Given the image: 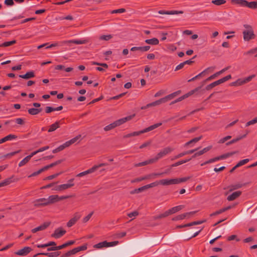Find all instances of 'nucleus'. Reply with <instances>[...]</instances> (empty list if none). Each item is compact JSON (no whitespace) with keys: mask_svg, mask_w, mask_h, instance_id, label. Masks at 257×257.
<instances>
[{"mask_svg":"<svg viewBox=\"0 0 257 257\" xmlns=\"http://www.w3.org/2000/svg\"><path fill=\"white\" fill-rule=\"evenodd\" d=\"M243 27L245 28L242 32L243 40L245 41H248L250 40L254 39L255 35L254 34L252 27L250 25L246 24L244 25Z\"/></svg>","mask_w":257,"mask_h":257,"instance_id":"obj_1","label":"nucleus"},{"mask_svg":"<svg viewBox=\"0 0 257 257\" xmlns=\"http://www.w3.org/2000/svg\"><path fill=\"white\" fill-rule=\"evenodd\" d=\"M118 241H114L110 242H107L106 241H104L95 244L93 246V247L97 249H101L103 247H109L111 246H113L116 245L117 244H118Z\"/></svg>","mask_w":257,"mask_h":257,"instance_id":"obj_2","label":"nucleus"},{"mask_svg":"<svg viewBox=\"0 0 257 257\" xmlns=\"http://www.w3.org/2000/svg\"><path fill=\"white\" fill-rule=\"evenodd\" d=\"M161 125H162L161 122L152 125H151L142 131L133 132L132 133V135L133 137L140 135L143 133H147L149 131H152V130L155 129L156 128L161 126Z\"/></svg>","mask_w":257,"mask_h":257,"instance_id":"obj_3","label":"nucleus"},{"mask_svg":"<svg viewBox=\"0 0 257 257\" xmlns=\"http://www.w3.org/2000/svg\"><path fill=\"white\" fill-rule=\"evenodd\" d=\"M173 151V149L170 147H167L161 151L155 157L153 158L154 162H156L159 159L163 158L168 154L170 153Z\"/></svg>","mask_w":257,"mask_h":257,"instance_id":"obj_4","label":"nucleus"},{"mask_svg":"<svg viewBox=\"0 0 257 257\" xmlns=\"http://www.w3.org/2000/svg\"><path fill=\"white\" fill-rule=\"evenodd\" d=\"M47 201L42 203V205H47L50 204H53L59 201V196L58 195H51L47 198Z\"/></svg>","mask_w":257,"mask_h":257,"instance_id":"obj_5","label":"nucleus"},{"mask_svg":"<svg viewBox=\"0 0 257 257\" xmlns=\"http://www.w3.org/2000/svg\"><path fill=\"white\" fill-rule=\"evenodd\" d=\"M255 76V75L253 74L250 76H249L246 78L243 79L239 78L237 80L238 86L242 85L244 84L248 83L250 81L252 78H253Z\"/></svg>","mask_w":257,"mask_h":257,"instance_id":"obj_6","label":"nucleus"},{"mask_svg":"<svg viewBox=\"0 0 257 257\" xmlns=\"http://www.w3.org/2000/svg\"><path fill=\"white\" fill-rule=\"evenodd\" d=\"M135 114H133L132 115H130V116L119 119L114 121V123L115 124V126L116 127L117 126H119V125L122 124V123H124L126 121H128V120L131 119L133 117L135 116Z\"/></svg>","mask_w":257,"mask_h":257,"instance_id":"obj_7","label":"nucleus"},{"mask_svg":"<svg viewBox=\"0 0 257 257\" xmlns=\"http://www.w3.org/2000/svg\"><path fill=\"white\" fill-rule=\"evenodd\" d=\"M65 232L66 231L65 230L62 229L61 228H59L55 230L54 233L52 235V236L56 238H59L63 235Z\"/></svg>","mask_w":257,"mask_h":257,"instance_id":"obj_8","label":"nucleus"},{"mask_svg":"<svg viewBox=\"0 0 257 257\" xmlns=\"http://www.w3.org/2000/svg\"><path fill=\"white\" fill-rule=\"evenodd\" d=\"M229 67H230L229 66L227 67L222 69L221 70H220L218 72H217L216 73H214V74H213L212 75L210 76L208 78H207L206 80V81H210V80L215 79L218 76H219V75L221 74L222 73H223L225 71H226L227 70H228L229 68Z\"/></svg>","mask_w":257,"mask_h":257,"instance_id":"obj_9","label":"nucleus"},{"mask_svg":"<svg viewBox=\"0 0 257 257\" xmlns=\"http://www.w3.org/2000/svg\"><path fill=\"white\" fill-rule=\"evenodd\" d=\"M80 215L78 213H75L73 217L67 223V226L68 227L72 226L80 218Z\"/></svg>","mask_w":257,"mask_h":257,"instance_id":"obj_10","label":"nucleus"},{"mask_svg":"<svg viewBox=\"0 0 257 257\" xmlns=\"http://www.w3.org/2000/svg\"><path fill=\"white\" fill-rule=\"evenodd\" d=\"M181 93L180 90L174 92L170 94L167 95L166 96L163 97L165 100V102H167L168 100H171L177 95H178Z\"/></svg>","mask_w":257,"mask_h":257,"instance_id":"obj_11","label":"nucleus"},{"mask_svg":"<svg viewBox=\"0 0 257 257\" xmlns=\"http://www.w3.org/2000/svg\"><path fill=\"white\" fill-rule=\"evenodd\" d=\"M214 68H215L214 67H208V68H206L204 71H203L202 72H201L200 73H199V74H198L194 77L192 78V79H190L189 80V81L190 82V81H193V80H195L196 79L199 78V77L204 75L205 73H206L209 70H213L214 69Z\"/></svg>","mask_w":257,"mask_h":257,"instance_id":"obj_12","label":"nucleus"},{"mask_svg":"<svg viewBox=\"0 0 257 257\" xmlns=\"http://www.w3.org/2000/svg\"><path fill=\"white\" fill-rule=\"evenodd\" d=\"M49 225V223H45L43 224L36 227L32 230L33 233H36L37 231H42L45 229Z\"/></svg>","mask_w":257,"mask_h":257,"instance_id":"obj_13","label":"nucleus"},{"mask_svg":"<svg viewBox=\"0 0 257 257\" xmlns=\"http://www.w3.org/2000/svg\"><path fill=\"white\" fill-rule=\"evenodd\" d=\"M31 250L29 247H25L24 248L19 250L16 254L20 255H25Z\"/></svg>","mask_w":257,"mask_h":257,"instance_id":"obj_14","label":"nucleus"},{"mask_svg":"<svg viewBox=\"0 0 257 257\" xmlns=\"http://www.w3.org/2000/svg\"><path fill=\"white\" fill-rule=\"evenodd\" d=\"M241 194L240 191H236L233 193H232L231 195H229L227 199L228 201H232L235 200L236 198H237L238 197H239Z\"/></svg>","mask_w":257,"mask_h":257,"instance_id":"obj_15","label":"nucleus"},{"mask_svg":"<svg viewBox=\"0 0 257 257\" xmlns=\"http://www.w3.org/2000/svg\"><path fill=\"white\" fill-rule=\"evenodd\" d=\"M197 150H198V149H196L191 150H189L188 151L181 153L178 154V155L176 156L174 158L172 159V160H173L174 159H177L181 158L186 155L192 154V153H194L195 151H197Z\"/></svg>","mask_w":257,"mask_h":257,"instance_id":"obj_16","label":"nucleus"},{"mask_svg":"<svg viewBox=\"0 0 257 257\" xmlns=\"http://www.w3.org/2000/svg\"><path fill=\"white\" fill-rule=\"evenodd\" d=\"M241 187V185L240 184H236L234 185H230L228 187L229 189L228 192L225 193V195H226L228 194V192H230L233 191V190H236Z\"/></svg>","mask_w":257,"mask_h":257,"instance_id":"obj_17","label":"nucleus"},{"mask_svg":"<svg viewBox=\"0 0 257 257\" xmlns=\"http://www.w3.org/2000/svg\"><path fill=\"white\" fill-rule=\"evenodd\" d=\"M88 41L87 40H69L67 41L64 42V43H73L76 44H83L87 43Z\"/></svg>","mask_w":257,"mask_h":257,"instance_id":"obj_18","label":"nucleus"},{"mask_svg":"<svg viewBox=\"0 0 257 257\" xmlns=\"http://www.w3.org/2000/svg\"><path fill=\"white\" fill-rule=\"evenodd\" d=\"M154 162H154V160H153V158H152L147 161H144V162H143L141 163H137L135 165V167H141V166L147 165L149 164H152Z\"/></svg>","mask_w":257,"mask_h":257,"instance_id":"obj_19","label":"nucleus"},{"mask_svg":"<svg viewBox=\"0 0 257 257\" xmlns=\"http://www.w3.org/2000/svg\"><path fill=\"white\" fill-rule=\"evenodd\" d=\"M165 102L164 99V98H161L158 100H156L153 102L148 104L147 106H155L159 105L162 103H165Z\"/></svg>","mask_w":257,"mask_h":257,"instance_id":"obj_20","label":"nucleus"},{"mask_svg":"<svg viewBox=\"0 0 257 257\" xmlns=\"http://www.w3.org/2000/svg\"><path fill=\"white\" fill-rule=\"evenodd\" d=\"M60 127L59 122L56 121L54 123L51 124L50 126V128L48 130L49 132H52L55 131L57 128Z\"/></svg>","mask_w":257,"mask_h":257,"instance_id":"obj_21","label":"nucleus"},{"mask_svg":"<svg viewBox=\"0 0 257 257\" xmlns=\"http://www.w3.org/2000/svg\"><path fill=\"white\" fill-rule=\"evenodd\" d=\"M41 111V108H32L28 109V112L31 115H36Z\"/></svg>","mask_w":257,"mask_h":257,"instance_id":"obj_22","label":"nucleus"},{"mask_svg":"<svg viewBox=\"0 0 257 257\" xmlns=\"http://www.w3.org/2000/svg\"><path fill=\"white\" fill-rule=\"evenodd\" d=\"M34 76V72L32 71L27 72L26 74L24 75H20L19 77L25 79H28L29 78H32Z\"/></svg>","mask_w":257,"mask_h":257,"instance_id":"obj_23","label":"nucleus"},{"mask_svg":"<svg viewBox=\"0 0 257 257\" xmlns=\"http://www.w3.org/2000/svg\"><path fill=\"white\" fill-rule=\"evenodd\" d=\"M40 254L47 255L49 257H56L59 255V252L39 253L35 255L34 256H37L38 255H40Z\"/></svg>","mask_w":257,"mask_h":257,"instance_id":"obj_24","label":"nucleus"},{"mask_svg":"<svg viewBox=\"0 0 257 257\" xmlns=\"http://www.w3.org/2000/svg\"><path fill=\"white\" fill-rule=\"evenodd\" d=\"M72 186H73V184H63L58 185V189H59L60 191H62V190H66Z\"/></svg>","mask_w":257,"mask_h":257,"instance_id":"obj_25","label":"nucleus"},{"mask_svg":"<svg viewBox=\"0 0 257 257\" xmlns=\"http://www.w3.org/2000/svg\"><path fill=\"white\" fill-rule=\"evenodd\" d=\"M232 207L231 206H227L226 207H225L224 208H222L218 211H217L214 213H213L212 214H211L210 215L212 216H214V215H218L220 213H222V212L230 209Z\"/></svg>","mask_w":257,"mask_h":257,"instance_id":"obj_26","label":"nucleus"},{"mask_svg":"<svg viewBox=\"0 0 257 257\" xmlns=\"http://www.w3.org/2000/svg\"><path fill=\"white\" fill-rule=\"evenodd\" d=\"M184 205H179V206L174 207L172 208L171 209H170V210L171 211V213L174 214L177 212L179 211L180 210H181V209L184 208Z\"/></svg>","mask_w":257,"mask_h":257,"instance_id":"obj_27","label":"nucleus"},{"mask_svg":"<svg viewBox=\"0 0 257 257\" xmlns=\"http://www.w3.org/2000/svg\"><path fill=\"white\" fill-rule=\"evenodd\" d=\"M226 158V156H225V154L222 155L220 156L215 157L214 158L211 159L209 160V162H215L216 161H218L220 160L225 159Z\"/></svg>","mask_w":257,"mask_h":257,"instance_id":"obj_28","label":"nucleus"},{"mask_svg":"<svg viewBox=\"0 0 257 257\" xmlns=\"http://www.w3.org/2000/svg\"><path fill=\"white\" fill-rule=\"evenodd\" d=\"M145 42L148 44L157 45L159 43V40L157 38H153L146 40Z\"/></svg>","mask_w":257,"mask_h":257,"instance_id":"obj_29","label":"nucleus"},{"mask_svg":"<svg viewBox=\"0 0 257 257\" xmlns=\"http://www.w3.org/2000/svg\"><path fill=\"white\" fill-rule=\"evenodd\" d=\"M46 201H47V199L46 198H40L34 201V205L36 206L43 205L42 203L46 202Z\"/></svg>","mask_w":257,"mask_h":257,"instance_id":"obj_30","label":"nucleus"},{"mask_svg":"<svg viewBox=\"0 0 257 257\" xmlns=\"http://www.w3.org/2000/svg\"><path fill=\"white\" fill-rule=\"evenodd\" d=\"M220 82L219 81V80H217L211 84H210L209 85H207L206 87V89L208 90H210L211 89H212L213 87L219 85V84H220Z\"/></svg>","mask_w":257,"mask_h":257,"instance_id":"obj_31","label":"nucleus"},{"mask_svg":"<svg viewBox=\"0 0 257 257\" xmlns=\"http://www.w3.org/2000/svg\"><path fill=\"white\" fill-rule=\"evenodd\" d=\"M212 148V146H208L207 147L204 148L202 150L196 153V155H199V156L202 155L203 154L206 153L207 152L209 151Z\"/></svg>","mask_w":257,"mask_h":257,"instance_id":"obj_32","label":"nucleus"},{"mask_svg":"<svg viewBox=\"0 0 257 257\" xmlns=\"http://www.w3.org/2000/svg\"><path fill=\"white\" fill-rule=\"evenodd\" d=\"M16 43V41L15 40H13L11 41L6 42H5L1 45H0V47H9L10 46H11Z\"/></svg>","mask_w":257,"mask_h":257,"instance_id":"obj_33","label":"nucleus"},{"mask_svg":"<svg viewBox=\"0 0 257 257\" xmlns=\"http://www.w3.org/2000/svg\"><path fill=\"white\" fill-rule=\"evenodd\" d=\"M30 157L27 156L24 159H23L19 164V167H22L25 165L27 163H28L30 161Z\"/></svg>","mask_w":257,"mask_h":257,"instance_id":"obj_34","label":"nucleus"},{"mask_svg":"<svg viewBox=\"0 0 257 257\" xmlns=\"http://www.w3.org/2000/svg\"><path fill=\"white\" fill-rule=\"evenodd\" d=\"M204 221H194L188 224H187L184 226H179L178 227H182L183 226H190L192 225H199L201 224L202 223L204 222Z\"/></svg>","mask_w":257,"mask_h":257,"instance_id":"obj_35","label":"nucleus"},{"mask_svg":"<svg viewBox=\"0 0 257 257\" xmlns=\"http://www.w3.org/2000/svg\"><path fill=\"white\" fill-rule=\"evenodd\" d=\"M234 2L242 6H246L248 4V2L245 0H234Z\"/></svg>","mask_w":257,"mask_h":257,"instance_id":"obj_36","label":"nucleus"},{"mask_svg":"<svg viewBox=\"0 0 257 257\" xmlns=\"http://www.w3.org/2000/svg\"><path fill=\"white\" fill-rule=\"evenodd\" d=\"M158 183H159V184H161V185H164V186H167V185H170V182H169V179H162V180H160L158 182Z\"/></svg>","mask_w":257,"mask_h":257,"instance_id":"obj_37","label":"nucleus"},{"mask_svg":"<svg viewBox=\"0 0 257 257\" xmlns=\"http://www.w3.org/2000/svg\"><path fill=\"white\" fill-rule=\"evenodd\" d=\"M249 162V159H244V160H242L240 161H239L236 165V167H239L241 166H242L245 164H246L247 163H248Z\"/></svg>","mask_w":257,"mask_h":257,"instance_id":"obj_38","label":"nucleus"},{"mask_svg":"<svg viewBox=\"0 0 257 257\" xmlns=\"http://www.w3.org/2000/svg\"><path fill=\"white\" fill-rule=\"evenodd\" d=\"M186 217V214H182L181 215H179L172 219L173 220L176 221V220H183L184 218Z\"/></svg>","mask_w":257,"mask_h":257,"instance_id":"obj_39","label":"nucleus"},{"mask_svg":"<svg viewBox=\"0 0 257 257\" xmlns=\"http://www.w3.org/2000/svg\"><path fill=\"white\" fill-rule=\"evenodd\" d=\"M93 214V212H91L89 214H88L86 216H85L82 219V222L83 223H86L87 222H88L91 217V216H92Z\"/></svg>","mask_w":257,"mask_h":257,"instance_id":"obj_40","label":"nucleus"},{"mask_svg":"<svg viewBox=\"0 0 257 257\" xmlns=\"http://www.w3.org/2000/svg\"><path fill=\"white\" fill-rule=\"evenodd\" d=\"M116 126L115 125V124L114 123V122L111 124H109V125L106 126L104 128V130L105 131H108L109 130H111L114 128H115Z\"/></svg>","mask_w":257,"mask_h":257,"instance_id":"obj_41","label":"nucleus"},{"mask_svg":"<svg viewBox=\"0 0 257 257\" xmlns=\"http://www.w3.org/2000/svg\"><path fill=\"white\" fill-rule=\"evenodd\" d=\"M246 6L251 9L257 8V2H252L250 3H248V4H246Z\"/></svg>","mask_w":257,"mask_h":257,"instance_id":"obj_42","label":"nucleus"},{"mask_svg":"<svg viewBox=\"0 0 257 257\" xmlns=\"http://www.w3.org/2000/svg\"><path fill=\"white\" fill-rule=\"evenodd\" d=\"M112 38V36L111 35H101L99 37V39L104 41H108Z\"/></svg>","mask_w":257,"mask_h":257,"instance_id":"obj_43","label":"nucleus"},{"mask_svg":"<svg viewBox=\"0 0 257 257\" xmlns=\"http://www.w3.org/2000/svg\"><path fill=\"white\" fill-rule=\"evenodd\" d=\"M191 160V159H187V160H182L181 161H179L174 164H173L172 165V167H176V166H178L180 165H181L183 163H186L188 161H190Z\"/></svg>","mask_w":257,"mask_h":257,"instance_id":"obj_44","label":"nucleus"},{"mask_svg":"<svg viewBox=\"0 0 257 257\" xmlns=\"http://www.w3.org/2000/svg\"><path fill=\"white\" fill-rule=\"evenodd\" d=\"M212 3L216 5H221L225 3V1L224 0H213L212 1Z\"/></svg>","mask_w":257,"mask_h":257,"instance_id":"obj_45","label":"nucleus"},{"mask_svg":"<svg viewBox=\"0 0 257 257\" xmlns=\"http://www.w3.org/2000/svg\"><path fill=\"white\" fill-rule=\"evenodd\" d=\"M150 177V175H148V176H145V177H142V178H137V179H135L134 180L132 181V183H135L136 182L142 181H143L144 180L149 179Z\"/></svg>","mask_w":257,"mask_h":257,"instance_id":"obj_46","label":"nucleus"},{"mask_svg":"<svg viewBox=\"0 0 257 257\" xmlns=\"http://www.w3.org/2000/svg\"><path fill=\"white\" fill-rule=\"evenodd\" d=\"M98 168V166H96V165L94 166L93 167L91 168L90 169L86 170L87 174H91L93 173L94 171H95Z\"/></svg>","mask_w":257,"mask_h":257,"instance_id":"obj_47","label":"nucleus"},{"mask_svg":"<svg viewBox=\"0 0 257 257\" xmlns=\"http://www.w3.org/2000/svg\"><path fill=\"white\" fill-rule=\"evenodd\" d=\"M231 76L230 75H228L220 79H219V81L220 82V83H222L227 80H228L229 79H231Z\"/></svg>","mask_w":257,"mask_h":257,"instance_id":"obj_48","label":"nucleus"},{"mask_svg":"<svg viewBox=\"0 0 257 257\" xmlns=\"http://www.w3.org/2000/svg\"><path fill=\"white\" fill-rule=\"evenodd\" d=\"M169 182L170 185L179 184V181L178 178L169 179Z\"/></svg>","mask_w":257,"mask_h":257,"instance_id":"obj_49","label":"nucleus"},{"mask_svg":"<svg viewBox=\"0 0 257 257\" xmlns=\"http://www.w3.org/2000/svg\"><path fill=\"white\" fill-rule=\"evenodd\" d=\"M158 184H159L158 182H153L152 183H151L150 184H148V185H147L145 186L146 187L147 189H148L149 188L155 187V186H157Z\"/></svg>","mask_w":257,"mask_h":257,"instance_id":"obj_50","label":"nucleus"},{"mask_svg":"<svg viewBox=\"0 0 257 257\" xmlns=\"http://www.w3.org/2000/svg\"><path fill=\"white\" fill-rule=\"evenodd\" d=\"M242 139V137H238L236 139H233L230 142H228L226 143V145H230L231 144H232L233 143H235V142L238 141L239 140H241Z\"/></svg>","mask_w":257,"mask_h":257,"instance_id":"obj_51","label":"nucleus"},{"mask_svg":"<svg viewBox=\"0 0 257 257\" xmlns=\"http://www.w3.org/2000/svg\"><path fill=\"white\" fill-rule=\"evenodd\" d=\"M60 20H69V21H73L74 20V18L73 17L71 16V15H68L67 16H65V17H60Z\"/></svg>","mask_w":257,"mask_h":257,"instance_id":"obj_52","label":"nucleus"},{"mask_svg":"<svg viewBox=\"0 0 257 257\" xmlns=\"http://www.w3.org/2000/svg\"><path fill=\"white\" fill-rule=\"evenodd\" d=\"M125 12V10L124 9H120L115 10H113L111 11V14H116V13H122Z\"/></svg>","mask_w":257,"mask_h":257,"instance_id":"obj_53","label":"nucleus"},{"mask_svg":"<svg viewBox=\"0 0 257 257\" xmlns=\"http://www.w3.org/2000/svg\"><path fill=\"white\" fill-rule=\"evenodd\" d=\"M139 215V212L137 211H134L133 212L127 214L128 216L132 217H135Z\"/></svg>","mask_w":257,"mask_h":257,"instance_id":"obj_54","label":"nucleus"},{"mask_svg":"<svg viewBox=\"0 0 257 257\" xmlns=\"http://www.w3.org/2000/svg\"><path fill=\"white\" fill-rule=\"evenodd\" d=\"M41 173H42V170L41 169L39 170L38 171L35 172L33 173H32L31 175H29L28 176V177L30 178V177L36 176L41 174Z\"/></svg>","mask_w":257,"mask_h":257,"instance_id":"obj_55","label":"nucleus"},{"mask_svg":"<svg viewBox=\"0 0 257 257\" xmlns=\"http://www.w3.org/2000/svg\"><path fill=\"white\" fill-rule=\"evenodd\" d=\"M93 64L102 66L103 68H107L108 67V65L106 63H100L94 62H93Z\"/></svg>","mask_w":257,"mask_h":257,"instance_id":"obj_56","label":"nucleus"},{"mask_svg":"<svg viewBox=\"0 0 257 257\" xmlns=\"http://www.w3.org/2000/svg\"><path fill=\"white\" fill-rule=\"evenodd\" d=\"M60 174H61L60 173H57V174L49 176L46 178V180H50L53 179L54 178L58 176Z\"/></svg>","mask_w":257,"mask_h":257,"instance_id":"obj_57","label":"nucleus"},{"mask_svg":"<svg viewBox=\"0 0 257 257\" xmlns=\"http://www.w3.org/2000/svg\"><path fill=\"white\" fill-rule=\"evenodd\" d=\"M231 138L230 136H226L221 139H220L219 141V143H224L225 141H227L228 140L230 139Z\"/></svg>","mask_w":257,"mask_h":257,"instance_id":"obj_58","label":"nucleus"},{"mask_svg":"<svg viewBox=\"0 0 257 257\" xmlns=\"http://www.w3.org/2000/svg\"><path fill=\"white\" fill-rule=\"evenodd\" d=\"M257 52V47L252 49L250 50L249 51H247L245 53V54L248 55V54H252Z\"/></svg>","mask_w":257,"mask_h":257,"instance_id":"obj_59","label":"nucleus"},{"mask_svg":"<svg viewBox=\"0 0 257 257\" xmlns=\"http://www.w3.org/2000/svg\"><path fill=\"white\" fill-rule=\"evenodd\" d=\"M10 183L9 179L6 180L5 181L0 183V187L8 185Z\"/></svg>","mask_w":257,"mask_h":257,"instance_id":"obj_60","label":"nucleus"},{"mask_svg":"<svg viewBox=\"0 0 257 257\" xmlns=\"http://www.w3.org/2000/svg\"><path fill=\"white\" fill-rule=\"evenodd\" d=\"M81 138V135H78L77 137L70 140V142L72 144L75 143L78 140Z\"/></svg>","mask_w":257,"mask_h":257,"instance_id":"obj_61","label":"nucleus"},{"mask_svg":"<svg viewBox=\"0 0 257 257\" xmlns=\"http://www.w3.org/2000/svg\"><path fill=\"white\" fill-rule=\"evenodd\" d=\"M64 149H63V146H62V145L60 146L59 147H58L57 148L54 149L53 150V153H56L58 152H60L62 150H63Z\"/></svg>","mask_w":257,"mask_h":257,"instance_id":"obj_62","label":"nucleus"},{"mask_svg":"<svg viewBox=\"0 0 257 257\" xmlns=\"http://www.w3.org/2000/svg\"><path fill=\"white\" fill-rule=\"evenodd\" d=\"M185 64H184V62L180 63L179 65H177L175 69V71H178L182 68H183Z\"/></svg>","mask_w":257,"mask_h":257,"instance_id":"obj_63","label":"nucleus"},{"mask_svg":"<svg viewBox=\"0 0 257 257\" xmlns=\"http://www.w3.org/2000/svg\"><path fill=\"white\" fill-rule=\"evenodd\" d=\"M6 139V140L7 141H11L14 139H15L16 137L14 135H9L6 137H5Z\"/></svg>","mask_w":257,"mask_h":257,"instance_id":"obj_64","label":"nucleus"}]
</instances>
